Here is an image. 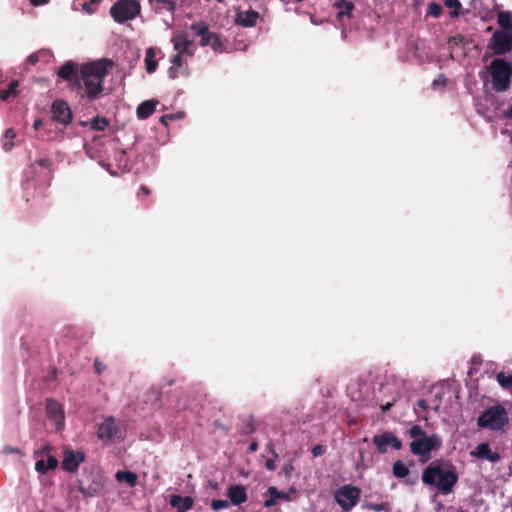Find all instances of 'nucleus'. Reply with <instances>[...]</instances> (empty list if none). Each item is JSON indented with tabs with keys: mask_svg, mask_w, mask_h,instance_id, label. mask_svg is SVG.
<instances>
[{
	"mask_svg": "<svg viewBox=\"0 0 512 512\" xmlns=\"http://www.w3.org/2000/svg\"><path fill=\"white\" fill-rule=\"evenodd\" d=\"M110 66L111 63L107 60H98L80 66V76L89 97L94 98L102 91V81Z\"/></svg>",
	"mask_w": 512,
	"mask_h": 512,
	"instance_id": "nucleus-1",
	"label": "nucleus"
},
{
	"mask_svg": "<svg viewBox=\"0 0 512 512\" xmlns=\"http://www.w3.org/2000/svg\"><path fill=\"white\" fill-rule=\"evenodd\" d=\"M422 480L425 484L436 486L441 492L448 493L457 477L447 465L433 462L423 472Z\"/></svg>",
	"mask_w": 512,
	"mask_h": 512,
	"instance_id": "nucleus-2",
	"label": "nucleus"
},
{
	"mask_svg": "<svg viewBox=\"0 0 512 512\" xmlns=\"http://www.w3.org/2000/svg\"><path fill=\"white\" fill-rule=\"evenodd\" d=\"M493 88L502 92L507 90L511 82L512 67L503 59H496L488 67Z\"/></svg>",
	"mask_w": 512,
	"mask_h": 512,
	"instance_id": "nucleus-3",
	"label": "nucleus"
},
{
	"mask_svg": "<svg viewBox=\"0 0 512 512\" xmlns=\"http://www.w3.org/2000/svg\"><path fill=\"white\" fill-rule=\"evenodd\" d=\"M509 422L506 409L501 405H495L488 408L479 418L477 424L479 427L491 430H500Z\"/></svg>",
	"mask_w": 512,
	"mask_h": 512,
	"instance_id": "nucleus-4",
	"label": "nucleus"
},
{
	"mask_svg": "<svg viewBox=\"0 0 512 512\" xmlns=\"http://www.w3.org/2000/svg\"><path fill=\"white\" fill-rule=\"evenodd\" d=\"M140 12V4L136 0H119L110 13L115 21L122 23L135 18Z\"/></svg>",
	"mask_w": 512,
	"mask_h": 512,
	"instance_id": "nucleus-5",
	"label": "nucleus"
},
{
	"mask_svg": "<svg viewBox=\"0 0 512 512\" xmlns=\"http://www.w3.org/2000/svg\"><path fill=\"white\" fill-rule=\"evenodd\" d=\"M441 445V440L437 435L425 436L414 439L410 444V449L413 454L421 457L422 461H427L430 457V452L437 450Z\"/></svg>",
	"mask_w": 512,
	"mask_h": 512,
	"instance_id": "nucleus-6",
	"label": "nucleus"
},
{
	"mask_svg": "<svg viewBox=\"0 0 512 512\" xmlns=\"http://www.w3.org/2000/svg\"><path fill=\"white\" fill-rule=\"evenodd\" d=\"M191 29L196 31V35L199 36L200 44L202 46L210 45L215 51H222V43L218 36L208 30L207 25L204 22L193 24Z\"/></svg>",
	"mask_w": 512,
	"mask_h": 512,
	"instance_id": "nucleus-7",
	"label": "nucleus"
},
{
	"mask_svg": "<svg viewBox=\"0 0 512 512\" xmlns=\"http://www.w3.org/2000/svg\"><path fill=\"white\" fill-rule=\"evenodd\" d=\"M97 437L102 441H111L121 437V428L113 417H107L99 424Z\"/></svg>",
	"mask_w": 512,
	"mask_h": 512,
	"instance_id": "nucleus-8",
	"label": "nucleus"
},
{
	"mask_svg": "<svg viewBox=\"0 0 512 512\" xmlns=\"http://www.w3.org/2000/svg\"><path fill=\"white\" fill-rule=\"evenodd\" d=\"M360 496V491L356 487L343 486L336 494L338 504L345 510H349L356 505Z\"/></svg>",
	"mask_w": 512,
	"mask_h": 512,
	"instance_id": "nucleus-9",
	"label": "nucleus"
},
{
	"mask_svg": "<svg viewBox=\"0 0 512 512\" xmlns=\"http://www.w3.org/2000/svg\"><path fill=\"white\" fill-rule=\"evenodd\" d=\"M91 478L90 483L84 480H81L79 483V491L85 497H96L101 494L104 488V479L101 475L93 474Z\"/></svg>",
	"mask_w": 512,
	"mask_h": 512,
	"instance_id": "nucleus-10",
	"label": "nucleus"
},
{
	"mask_svg": "<svg viewBox=\"0 0 512 512\" xmlns=\"http://www.w3.org/2000/svg\"><path fill=\"white\" fill-rule=\"evenodd\" d=\"M495 53L502 54L512 47V30L496 31L492 37Z\"/></svg>",
	"mask_w": 512,
	"mask_h": 512,
	"instance_id": "nucleus-11",
	"label": "nucleus"
},
{
	"mask_svg": "<svg viewBox=\"0 0 512 512\" xmlns=\"http://www.w3.org/2000/svg\"><path fill=\"white\" fill-rule=\"evenodd\" d=\"M373 443L377 447L379 453H385L388 446L396 450L401 448V442L390 432H384L373 437Z\"/></svg>",
	"mask_w": 512,
	"mask_h": 512,
	"instance_id": "nucleus-12",
	"label": "nucleus"
},
{
	"mask_svg": "<svg viewBox=\"0 0 512 512\" xmlns=\"http://www.w3.org/2000/svg\"><path fill=\"white\" fill-rule=\"evenodd\" d=\"M172 43L174 50L179 54H185L188 56H192L193 52L191 50L192 39L188 33V31H182L176 34L172 38Z\"/></svg>",
	"mask_w": 512,
	"mask_h": 512,
	"instance_id": "nucleus-13",
	"label": "nucleus"
},
{
	"mask_svg": "<svg viewBox=\"0 0 512 512\" xmlns=\"http://www.w3.org/2000/svg\"><path fill=\"white\" fill-rule=\"evenodd\" d=\"M52 114L55 121L64 125H67L72 118L70 108L61 100H57L52 104Z\"/></svg>",
	"mask_w": 512,
	"mask_h": 512,
	"instance_id": "nucleus-14",
	"label": "nucleus"
},
{
	"mask_svg": "<svg viewBox=\"0 0 512 512\" xmlns=\"http://www.w3.org/2000/svg\"><path fill=\"white\" fill-rule=\"evenodd\" d=\"M84 460V453L81 451L66 450L64 452L62 467L67 471H74Z\"/></svg>",
	"mask_w": 512,
	"mask_h": 512,
	"instance_id": "nucleus-15",
	"label": "nucleus"
},
{
	"mask_svg": "<svg viewBox=\"0 0 512 512\" xmlns=\"http://www.w3.org/2000/svg\"><path fill=\"white\" fill-rule=\"evenodd\" d=\"M46 410L48 417L53 420L57 426L61 427L64 421V412L62 406L53 400H48L46 404Z\"/></svg>",
	"mask_w": 512,
	"mask_h": 512,
	"instance_id": "nucleus-16",
	"label": "nucleus"
},
{
	"mask_svg": "<svg viewBox=\"0 0 512 512\" xmlns=\"http://www.w3.org/2000/svg\"><path fill=\"white\" fill-rule=\"evenodd\" d=\"M259 14L256 11L248 10L245 12H238L236 16V23L244 27H252L256 24Z\"/></svg>",
	"mask_w": 512,
	"mask_h": 512,
	"instance_id": "nucleus-17",
	"label": "nucleus"
},
{
	"mask_svg": "<svg viewBox=\"0 0 512 512\" xmlns=\"http://www.w3.org/2000/svg\"><path fill=\"white\" fill-rule=\"evenodd\" d=\"M228 496L234 505H239L247 500L246 490L242 485L230 486Z\"/></svg>",
	"mask_w": 512,
	"mask_h": 512,
	"instance_id": "nucleus-18",
	"label": "nucleus"
},
{
	"mask_svg": "<svg viewBox=\"0 0 512 512\" xmlns=\"http://www.w3.org/2000/svg\"><path fill=\"white\" fill-rule=\"evenodd\" d=\"M471 455L478 458H485L490 460L491 462H496L499 460V455L497 453L491 452L489 445L487 443L479 444L475 450L471 452Z\"/></svg>",
	"mask_w": 512,
	"mask_h": 512,
	"instance_id": "nucleus-19",
	"label": "nucleus"
},
{
	"mask_svg": "<svg viewBox=\"0 0 512 512\" xmlns=\"http://www.w3.org/2000/svg\"><path fill=\"white\" fill-rule=\"evenodd\" d=\"M193 499L191 497H181L179 495H173L170 498V504L177 509V512H186L193 505Z\"/></svg>",
	"mask_w": 512,
	"mask_h": 512,
	"instance_id": "nucleus-20",
	"label": "nucleus"
},
{
	"mask_svg": "<svg viewBox=\"0 0 512 512\" xmlns=\"http://www.w3.org/2000/svg\"><path fill=\"white\" fill-rule=\"evenodd\" d=\"M157 104L158 101L156 100L144 101L137 108V116L141 119L147 118L149 115L153 113Z\"/></svg>",
	"mask_w": 512,
	"mask_h": 512,
	"instance_id": "nucleus-21",
	"label": "nucleus"
},
{
	"mask_svg": "<svg viewBox=\"0 0 512 512\" xmlns=\"http://www.w3.org/2000/svg\"><path fill=\"white\" fill-rule=\"evenodd\" d=\"M115 478L119 482H126L130 487L136 486L138 481V476L131 471H117Z\"/></svg>",
	"mask_w": 512,
	"mask_h": 512,
	"instance_id": "nucleus-22",
	"label": "nucleus"
},
{
	"mask_svg": "<svg viewBox=\"0 0 512 512\" xmlns=\"http://www.w3.org/2000/svg\"><path fill=\"white\" fill-rule=\"evenodd\" d=\"M77 68L78 65L72 62H67L60 68L58 75L64 80L71 81L77 71Z\"/></svg>",
	"mask_w": 512,
	"mask_h": 512,
	"instance_id": "nucleus-23",
	"label": "nucleus"
},
{
	"mask_svg": "<svg viewBox=\"0 0 512 512\" xmlns=\"http://www.w3.org/2000/svg\"><path fill=\"white\" fill-rule=\"evenodd\" d=\"M269 498L265 501L266 507H272L276 504L277 499H288L285 493L279 492L275 487L268 489Z\"/></svg>",
	"mask_w": 512,
	"mask_h": 512,
	"instance_id": "nucleus-24",
	"label": "nucleus"
},
{
	"mask_svg": "<svg viewBox=\"0 0 512 512\" xmlns=\"http://www.w3.org/2000/svg\"><path fill=\"white\" fill-rule=\"evenodd\" d=\"M155 50L153 48H148L146 50V56H145V64H146V71L148 73H153L156 70L157 62L155 61Z\"/></svg>",
	"mask_w": 512,
	"mask_h": 512,
	"instance_id": "nucleus-25",
	"label": "nucleus"
},
{
	"mask_svg": "<svg viewBox=\"0 0 512 512\" xmlns=\"http://www.w3.org/2000/svg\"><path fill=\"white\" fill-rule=\"evenodd\" d=\"M498 22L501 30H512V14L507 12H500L498 14Z\"/></svg>",
	"mask_w": 512,
	"mask_h": 512,
	"instance_id": "nucleus-26",
	"label": "nucleus"
},
{
	"mask_svg": "<svg viewBox=\"0 0 512 512\" xmlns=\"http://www.w3.org/2000/svg\"><path fill=\"white\" fill-rule=\"evenodd\" d=\"M496 379L501 387L506 389H512V374H505L504 372H499L496 375Z\"/></svg>",
	"mask_w": 512,
	"mask_h": 512,
	"instance_id": "nucleus-27",
	"label": "nucleus"
},
{
	"mask_svg": "<svg viewBox=\"0 0 512 512\" xmlns=\"http://www.w3.org/2000/svg\"><path fill=\"white\" fill-rule=\"evenodd\" d=\"M409 473L408 468L405 466V464L401 461H396L393 465V474L396 477L403 478L407 476Z\"/></svg>",
	"mask_w": 512,
	"mask_h": 512,
	"instance_id": "nucleus-28",
	"label": "nucleus"
},
{
	"mask_svg": "<svg viewBox=\"0 0 512 512\" xmlns=\"http://www.w3.org/2000/svg\"><path fill=\"white\" fill-rule=\"evenodd\" d=\"M337 7L340 9L338 16L343 17L344 15L350 16V13H351L354 5L350 1L342 0L337 3Z\"/></svg>",
	"mask_w": 512,
	"mask_h": 512,
	"instance_id": "nucleus-29",
	"label": "nucleus"
},
{
	"mask_svg": "<svg viewBox=\"0 0 512 512\" xmlns=\"http://www.w3.org/2000/svg\"><path fill=\"white\" fill-rule=\"evenodd\" d=\"M91 126L97 131H102L108 126V120L106 118H95L91 121Z\"/></svg>",
	"mask_w": 512,
	"mask_h": 512,
	"instance_id": "nucleus-30",
	"label": "nucleus"
},
{
	"mask_svg": "<svg viewBox=\"0 0 512 512\" xmlns=\"http://www.w3.org/2000/svg\"><path fill=\"white\" fill-rule=\"evenodd\" d=\"M466 43H467V40L461 35H456V36L452 37L449 41L450 47L452 49L455 47L464 45Z\"/></svg>",
	"mask_w": 512,
	"mask_h": 512,
	"instance_id": "nucleus-31",
	"label": "nucleus"
},
{
	"mask_svg": "<svg viewBox=\"0 0 512 512\" xmlns=\"http://www.w3.org/2000/svg\"><path fill=\"white\" fill-rule=\"evenodd\" d=\"M409 434L411 435V437H413L414 439H417V438H420V437H425L426 434L425 432L422 430V428L418 425H414L410 428L409 430Z\"/></svg>",
	"mask_w": 512,
	"mask_h": 512,
	"instance_id": "nucleus-32",
	"label": "nucleus"
},
{
	"mask_svg": "<svg viewBox=\"0 0 512 512\" xmlns=\"http://www.w3.org/2000/svg\"><path fill=\"white\" fill-rule=\"evenodd\" d=\"M445 5L448 8L452 9V11L450 12L452 16H456L458 14L457 10L461 6L458 0H446Z\"/></svg>",
	"mask_w": 512,
	"mask_h": 512,
	"instance_id": "nucleus-33",
	"label": "nucleus"
},
{
	"mask_svg": "<svg viewBox=\"0 0 512 512\" xmlns=\"http://www.w3.org/2000/svg\"><path fill=\"white\" fill-rule=\"evenodd\" d=\"M35 469H36V471H38L40 473H45L49 470L46 462L43 459L37 460V462L35 464Z\"/></svg>",
	"mask_w": 512,
	"mask_h": 512,
	"instance_id": "nucleus-34",
	"label": "nucleus"
},
{
	"mask_svg": "<svg viewBox=\"0 0 512 512\" xmlns=\"http://www.w3.org/2000/svg\"><path fill=\"white\" fill-rule=\"evenodd\" d=\"M441 10V7L436 3H431L429 5V14L434 17H438L441 13Z\"/></svg>",
	"mask_w": 512,
	"mask_h": 512,
	"instance_id": "nucleus-35",
	"label": "nucleus"
},
{
	"mask_svg": "<svg viewBox=\"0 0 512 512\" xmlns=\"http://www.w3.org/2000/svg\"><path fill=\"white\" fill-rule=\"evenodd\" d=\"M228 507V501L226 500H215L212 502V508L214 510H220Z\"/></svg>",
	"mask_w": 512,
	"mask_h": 512,
	"instance_id": "nucleus-36",
	"label": "nucleus"
},
{
	"mask_svg": "<svg viewBox=\"0 0 512 512\" xmlns=\"http://www.w3.org/2000/svg\"><path fill=\"white\" fill-rule=\"evenodd\" d=\"M19 86V82L17 80H14L10 83L9 88L6 90L11 96L17 95V87Z\"/></svg>",
	"mask_w": 512,
	"mask_h": 512,
	"instance_id": "nucleus-37",
	"label": "nucleus"
},
{
	"mask_svg": "<svg viewBox=\"0 0 512 512\" xmlns=\"http://www.w3.org/2000/svg\"><path fill=\"white\" fill-rule=\"evenodd\" d=\"M3 453L6 454V455H9V454H19L20 453V450L16 447H13V446H5L3 448Z\"/></svg>",
	"mask_w": 512,
	"mask_h": 512,
	"instance_id": "nucleus-38",
	"label": "nucleus"
},
{
	"mask_svg": "<svg viewBox=\"0 0 512 512\" xmlns=\"http://www.w3.org/2000/svg\"><path fill=\"white\" fill-rule=\"evenodd\" d=\"M46 464L48 469H54L58 465V461L55 457L48 456Z\"/></svg>",
	"mask_w": 512,
	"mask_h": 512,
	"instance_id": "nucleus-39",
	"label": "nucleus"
},
{
	"mask_svg": "<svg viewBox=\"0 0 512 512\" xmlns=\"http://www.w3.org/2000/svg\"><path fill=\"white\" fill-rule=\"evenodd\" d=\"M183 55L184 54L177 53V55L174 56V58L172 60V63H173L174 66H176V67H181L182 66V56Z\"/></svg>",
	"mask_w": 512,
	"mask_h": 512,
	"instance_id": "nucleus-40",
	"label": "nucleus"
},
{
	"mask_svg": "<svg viewBox=\"0 0 512 512\" xmlns=\"http://www.w3.org/2000/svg\"><path fill=\"white\" fill-rule=\"evenodd\" d=\"M312 453H313V455H314L315 457L322 455V454H323V448H322V446H320V445L315 446V447L312 449Z\"/></svg>",
	"mask_w": 512,
	"mask_h": 512,
	"instance_id": "nucleus-41",
	"label": "nucleus"
},
{
	"mask_svg": "<svg viewBox=\"0 0 512 512\" xmlns=\"http://www.w3.org/2000/svg\"><path fill=\"white\" fill-rule=\"evenodd\" d=\"M178 68H179V67H176V66H174V65H173L172 67H170V68H169L168 73H169V76H170L172 79H174V78H176V77H177V69H178Z\"/></svg>",
	"mask_w": 512,
	"mask_h": 512,
	"instance_id": "nucleus-42",
	"label": "nucleus"
},
{
	"mask_svg": "<svg viewBox=\"0 0 512 512\" xmlns=\"http://www.w3.org/2000/svg\"><path fill=\"white\" fill-rule=\"evenodd\" d=\"M16 136L15 132L12 130V129H8L6 132H5V138L6 139H9V140H12L14 139Z\"/></svg>",
	"mask_w": 512,
	"mask_h": 512,
	"instance_id": "nucleus-43",
	"label": "nucleus"
},
{
	"mask_svg": "<svg viewBox=\"0 0 512 512\" xmlns=\"http://www.w3.org/2000/svg\"><path fill=\"white\" fill-rule=\"evenodd\" d=\"M265 466L268 470H274L275 469V462L271 459H268L265 463Z\"/></svg>",
	"mask_w": 512,
	"mask_h": 512,
	"instance_id": "nucleus-44",
	"label": "nucleus"
},
{
	"mask_svg": "<svg viewBox=\"0 0 512 512\" xmlns=\"http://www.w3.org/2000/svg\"><path fill=\"white\" fill-rule=\"evenodd\" d=\"M30 2L34 5V6H39V5H44L47 3V0H30Z\"/></svg>",
	"mask_w": 512,
	"mask_h": 512,
	"instance_id": "nucleus-45",
	"label": "nucleus"
},
{
	"mask_svg": "<svg viewBox=\"0 0 512 512\" xmlns=\"http://www.w3.org/2000/svg\"><path fill=\"white\" fill-rule=\"evenodd\" d=\"M27 60L30 64H35L38 61V57L36 55H30Z\"/></svg>",
	"mask_w": 512,
	"mask_h": 512,
	"instance_id": "nucleus-46",
	"label": "nucleus"
},
{
	"mask_svg": "<svg viewBox=\"0 0 512 512\" xmlns=\"http://www.w3.org/2000/svg\"><path fill=\"white\" fill-rule=\"evenodd\" d=\"M11 95L8 93V91L4 90V91H1L0 92V98L2 100H6L10 97Z\"/></svg>",
	"mask_w": 512,
	"mask_h": 512,
	"instance_id": "nucleus-47",
	"label": "nucleus"
},
{
	"mask_svg": "<svg viewBox=\"0 0 512 512\" xmlns=\"http://www.w3.org/2000/svg\"><path fill=\"white\" fill-rule=\"evenodd\" d=\"M42 126V121L40 119H37L34 121L33 127L34 129H39Z\"/></svg>",
	"mask_w": 512,
	"mask_h": 512,
	"instance_id": "nucleus-48",
	"label": "nucleus"
},
{
	"mask_svg": "<svg viewBox=\"0 0 512 512\" xmlns=\"http://www.w3.org/2000/svg\"><path fill=\"white\" fill-rule=\"evenodd\" d=\"M370 508H371V509H373V510H375V511H380V510H382L383 505H381V504H375V505H371V506H370Z\"/></svg>",
	"mask_w": 512,
	"mask_h": 512,
	"instance_id": "nucleus-49",
	"label": "nucleus"
},
{
	"mask_svg": "<svg viewBox=\"0 0 512 512\" xmlns=\"http://www.w3.org/2000/svg\"><path fill=\"white\" fill-rule=\"evenodd\" d=\"M13 143L11 141H7L4 143L5 150H10L13 147Z\"/></svg>",
	"mask_w": 512,
	"mask_h": 512,
	"instance_id": "nucleus-50",
	"label": "nucleus"
},
{
	"mask_svg": "<svg viewBox=\"0 0 512 512\" xmlns=\"http://www.w3.org/2000/svg\"><path fill=\"white\" fill-rule=\"evenodd\" d=\"M94 366L96 371L99 373L101 371V364L98 360L95 361Z\"/></svg>",
	"mask_w": 512,
	"mask_h": 512,
	"instance_id": "nucleus-51",
	"label": "nucleus"
},
{
	"mask_svg": "<svg viewBox=\"0 0 512 512\" xmlns=\"http://www.w3.org/2000/svg\"><path fill=\"white\" fill-rule=\"evenodd\" d=\"M418 406L423 408V409H426L427 408V404L424 400H419L418 401Z\"/></svg>",
	"mask_w": 512,
	"mask_h": 512,
	"instance_id": "nucleus-52",
	"label": "nucleus"
},
{
	"mask_svg": "<svg viewBox=\"0 0 512 512\" xmlns=\"http://www.w3.org/2000/svg\"><path fill=\"white\" fill-rule=\"evenodd\" d=\"M83 10L86 11L87 13H91V10H90L89 5L87 3H85L83 5Z\"/></svg>",
	"mask_w": 512,
	"mask_h": 512,
	"instance_id": "nucleus-53",
	"label": "nucleus"
},
{
	"mask_svg": "<svg viewBox=\"0 0 512 512\" xmlns=\"http://www.w3.org/2000/svg\"><path fill=\"white\" fill-rule=\"evenodd\" d=\"M506 116L512 118V107L506 111Z\"/></svg>",
	"mask_w": 512,
	"mask_h": 512,
	"instance_id": "nucleus-54",
	"label": "nucleus"
},
{
	"mask_svg": "<svg viewBox=\"0 0 512 512\" xmlns=\"http://www.w3.org/2000/svg\"><path fill=\"white\" fill-rule=\"evenodd\" d=\"M256 448H257L256 443H252V444L250 445V450H251V451H255V450H256Z\"/></svg>",
	"mask_w": 512,
	"mask_h": 512,
	"instance_id": "nucleus-55",
	"label": "nucleus"
},
{
	"mask_svg": "<svg viewBox=\"0 0 512 512\" xmlns=\"http://www.w3.org/2000/svg\"><path fill=\"white\" fill-rule=\"evenodd\" d=\"M73 85H75V86H79V81H78V79H76V80L74 81Z\"/></svg>",
	"mask_w": 512,
	"mask_h": 512,
	"instance_id": "nucleus-56",
	"label": "nucleus"
},
{
	"mask_svg": "<svg viewBox=\"0 0 512 512\" xmlns=\"http://www.w3.org/2000/svg\"><path fill=\"white\" fill-rule=\"evenodd\" d=\"M144 193H148L149 191L146 188H143Z\"/></svg>",
	"mask_w": 512,
	"mask_h": 512,
	"instance_id": "nucleus-57",
	"label": "nucleus"
}]
</instances>
